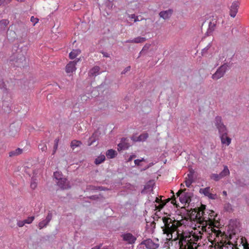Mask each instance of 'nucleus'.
<instances>
[{"mask_svg": "<svg viewBox=\"0 0 249 249\" xmlns=\"http://www.w3.org/2000/svg\"><path fill=\"white\" fill-rule=\"evenodd\" d=\"M90 140H91V142L89 144V145H91L92 144V143H93V141H94V140H93L92 139V138H90Z\"/></svg>", "mask_w": 249, "mask_h": 249, "instance_id": "nucleus-48", "label": "nucleus"}, {"mask_svg": "<svg viewBox=\"0 0 249 249\" xmlns=\"http://www.w3.org/2000/svg\"><path fill=\"white\" fill-rule=\"evenodd\" d=\"M59 139H55L54 141V146L53 151V155H54L58 147Z\"/></svg>", "mask_w": 249, "mask_h": 249, "instance_id": "nucleus-30", "label": "nucleus"}, {"mask_svg": "<svg viewBox=\"0 0 249 249\" xmlns=\"http://www.w3.org/2000/svg\"><path fill=\"white\" fill-rule=\"evenodd\" d=\"M17 1H18V2H23L25 1V0H16Z\"/></svg>", "mask_w": 249, "mask_h": 249, "instance_id": "nucleus-50", "label": "nucleus"}, {"mask_svg": "<svg viewBox=\"0 0 249 249\" xmlns=\"http://www.w3.org/2000/svg\"><path fill=\"white\" fill-rule=\"evenodd\" d=\"M223 195H224V196H227V192H226V191H224L223 192Z\"/></svg>", "mask_w": 249, "mask_h": 249, "instance_id": "nucleus-49", "label": "nucleus"}, {"mask_svg": "<svg viewBox=\"0 0 249 249\" xmlns=\"http://www.w3.org/2000/svg\"><path fill=\"white\" fill-rule=\"evenodd\" d=\"M25 224V222H24V220H19L17 222V225L19 227H22Z\"/></svg>", "mask_w": 249, "mask_h": 249, "instance_id": "nucleus-38", "label": "nucleus"}, {"mask_svg": "<svg viewBox=\"0 0 249 249\" xmlns=\"http://www.w3.org/2000/svg\"><path fill=\"white\" fill-rule=\"evenodd\" d=\"M78 55V50H73L70 54L69 56L71 59L75 58Z\"/></svg>", "mask_w": 249, "mask_h": 249, "instance_id": "nucleus-31", "label": "nucleus"}, {"mask_svg": "<svg viewBox=\"0 0 249 249\" xmlns=\"http://www.w3.org/2000/svg\"><path fill=\"white\" fill-rule=\"evenodd\" d=\"M38 148L39 149H40L42 151H45L47 149V147L46 144L45 143H41L40 144L38 145Z\"/></svg>", "mask_w": 249, "mask_h": 249, "instance_id": "nucleus-35", "label": "nucleus"}, {"mask_svg": "<svg viewBox=\"0 0 249 249\" xmlns=\"http://www.w3.org/2000/svg\"><path fill=\"white\" fill-rule=\"evenodd\" d=\"M186 189H180L176 194L177 197H179L180 202L186 205H189L191 201V196L188 193H185L184 192Z\"/></svg>", "mask_w": 249, "mask_h": 249, "instance_id": "nucleus-4", "label": "nucleus"}, {"mask_svg": "<svg viewBox=\"0 0 249 249\" xmlns=\"http://www.w3.org/2000/svg\"><path fill=\"white\" fill-rule=\"evenodd\" d=\"M220 135V139L222 144H226L227 145H229L231 143V139L227 136V129L224 132H219Z\"/></svg>", "mask_w": 249, "mask_h": 249, "instance_id": "nucleus-14", "label": "nucleus"}, {"mask_svg": "<svg viewBox=\"0 0 249 249\" xmlns=\"http://www.w3.org/2000/svg\"><path fill=\"white\" fill-rule=\"evenodd\" d=\"M210 187H208L205 188H201L199 190V192L201 194H204L205 196L208 197L209 198L212 199H214L216 197V194H213L210 192Z\"/></svg>", "mask_w": 249, "mask_h": 249, "instance_id": "nucleus-13", "label": "nucleus"}, {"mask_svg": "<svg viewBox=\"0 0 249 249\" xmlns=\"http://www.w3.org/2000/svg\"><path fill=\"white\" fill-rule=\"evenodd\" d=\"M180 186H181V187H183V186H184V185H183L182 183H181V184H180Z\"/></svg>", "mask_w": 249, "mask_h": 249, "instance_id": "nucleus-52", "label": "nucleus"}, {"mask_svg": "<svg viewBox=\"0 0 249 249\" xmlns=\"http://www.w3.org/2000/svg\"><path fill=\"white\" fill-rule=\"evenodd\" d=\"M104 56H106V57H108V56L107 54H104Z\"/></svg>", "mask_w": 249, "mask_h": 249, "instance_id": "nucleus-53", "label": "nucleus"}, {"mask_svg": "<svg viewBox=\"0 0 249 249\" xmlns=\"http://www.w3.org/2000/svg\"><path fill=\"white\" fill-rule=\"evenodd\" d=\"M23 152L22 149L18 148L16 149L11 151L9 153V156L10 157L18 156L21 154Z\"/></svg>", "mask_w": 249, "mask_h": 249, "instance_id": "nucleus-21", "label": "nucleus"}, {"mask_svg": "<svg viewBox=\"0 0 249 249\" xmlns=\"http://www.w3.org/2000/svg\"><path fill=\"white\" fill-rule=\"evenodd\" d=\"M227 67L226 65H223L220 66L216 72L213 74L212 78L214 80H217L222 77L227 70Z\"/></svg>", "mask_w": 249, "mask_h": 249, "instance_id": "nucleus-7", "label": "nucleus"}, {"mask_svg": "<svg viewBox=\"0 0 249 249\" xmlns=\"http://www.w3.org/2000/svg\"><path fill=\"white\" fill-rule=\"evenodd\" d=\"M32 173L30 170L26 171V172L29 174L30 176L34 177L35 178H36L37 175L40 173V171L39 169H32Z\"/></svg>", "mask_w": 249, "mask_h": 249, "instance_id": "nucleus-22", "label": "nucleus"}, {"mask_svg": "<svg viewBox=\"0 0 249 249\" xmlns=\"http://www.w3.org/2000/svg\"><path fill=\"white\" fill-rule=\"evenodd\" d=\"M78 146V141L76 140H73L71 142V147L72 150H74Z\"/></svg>", "mask_w": 249, "mask_h": 249, "instance_id": "nucleus-34", "label": "nucleus"}, {"mask_svg": "<svg viewBox=\"0 0 249 249\" xmlns=\"http://www.w3.org/2000/svg\"><path fill=\"white\" fill-rule=\"evenodd\" d=\"M130 67H129H129H126V68L124 70V71H123V72H122V73H125V72H126V71H129V70H130Z\"/></svg>", "mask_w": 249, "mask_h": 249, "instance_id": "nucleus-43", "label": "nucleus"}, {"mask_svg": "<svg viewBox=\"0 0 249 249\" xmlns=\"http://www.w3.org/2000/svg\"><path fill=\"white\" fill-rule=\"evenodd\" d=\"M211 178L213 179L215 181H218L219 179H221V177L220 176L219 174H213L211 176Z\"/></svg>", "mask_w": 249, "mask_h": 249, "instance_id": "nucleus-32", "label": "nucleus"}, {"mask_svg": "<svg viewBox=\"0 0 249 249\" xmlns=\"http://www.w3.org/2000/svg\"><path fill=\"white\" fill-rule=\"evenodd\" d=\"M146 40L145 37L139 36L132 40H128L125 41L126 43H140L145 41Z\"/></svg>", "mask_w": 249, "mask_h": 249, "instance_id": "nucleus-19", "label": "nucleus"}, {"mask_svg": "<svg viewBox=\"0 0 249 249\" xmlns=\"http://www.w3.org/2000/svg\"><path fill=\"white\" fill-rule=\"evenodd\" d=\"M214 233L216 238L211 242L214 245L215 249H238L236 245L233 244L230 241H223V238L221 240L219 239V236H222L221 231L214 230ZM243 246L244 249H249V244L247 243L243 244Z\"/></svg>", "mask_w": 249, "mask_h": 249, "instance_id": "nucleus-2", "label": "nucleus"}, {"mask_svg": "<svg viewBox=\"0 0 249 249\" xmlns=\"http://www.w3.org/2000/svg\"><path fill=\"white\" fill-rule=\"evenodd\" d=\"M134 19V22H137L138 21H139V19L138 17H136V18H135Z\"/></svg>", "mask_w": 249, "mask_h": 249, "instance_id": "nucleus-46", "label": "nucleus"}, {"mask_svg": "<svg viewBox=\"0 0 249 249\" xmlns=\"http://www.w3.org/2000/svg\"><path fill=\"white\" fill-rule=\"evenodd\" d=\"M230 174V171L227 166L224 167V169L220 173V176L222 178H223L228 176Z\"/></svg>", "mask_w": 249, "mask_h": 249, "instance_id": "nucleus-26", "label": "nucleus"}, {"mask_svg": "<svg viewBox=\"0 0 249 249\" xmlns=\"http://www.w3.org/2000/svg\"><path fill=\"white\" fill-rule=\"evenodd\" d=\"M224 209L226 211L230 212L232 211V206L229 203L225 204Z\"/></svg>", "mask_w": 249, "mask_h": 249, "instance_id": "nucleus-33", "label": "nucleus"}, {"mask_svg": "<svg viewBox=\"0 0 249 249\" xmlns=\"http://www.w3.org/2000/svg\"><path fill=\"white\" fill-rule=\"evenodd\" d=\"M38 184V180L37 178H35L34 177H31L30 187L32 190H35Z\"/></svg>", "mask_w": 249, "mask_h": 249, "instance_id": "nucleus-24", "label": "nucleus"}, {"mask_svg": "<svg viewBox=\"0 0 249 249\" xmlns=\"http://www.w3.org/2000/svg\"><path fill=\"white\" fill-rule=\"evenodd\" d=\"M190 237L188 233L185 232H178L177 236L174 238L173 245L179 249H194L190 242Z\"/></svg>", "mask_w": 249, "mask_h": 249, "instance_id": "nucleus-3", "label": "nucleus"}, {"mask_svg": "<svg viewBox=\"0 0 249 249\" xmlns=\"http://www.w3.org/2000/svg\"><path fill=\"white\" fill-rule=\"evenodd\" d=\"M52 218V213L49 212L45 219L40 221L38 224V228L41 230L47 227Z\"/></svg>", "mask_w": 249, "mask_h": 249, "instance_id": "nucleus-10", "label": "nucleus"}, {"mask_svg": "<svg viewBox=\"0 0 249 249\" xmlns=\"http://www.w3.org/2000/svg\"><path fill=\"white\" fill-rule=\"evenodd\" d=\"M78 142H79V144L80 143V141H78Z\"/></svg>", "mask_w": 249, "mask_h": 249, "instance_id": "nucleus-54", "label": "nucleus"}, {"mask_svg": "<svg viewBox=\"0 0 249 249\" xmlns=\"http://www.w3.org/2000/svg\"><path fill=\"white\" fill-rule=\"evenodd\" d=\"M2 0H0V5L2 4Z\"/></svg>", "mask_w": 249, "mask_h": 249, "instance_id": "nucleus-51", "label": "nucleus"}, {"mask_svg": "<svg viewBox=\"0 0 249 249\" xmlns=\"http://www.w3.org/2000/svg\"><path fill=\"white\" fill-rule=\"evenodd\" d=\"M8 23L9 21L7 19L1 20L0 21V31L4 30Z\"/></svg>", "mask_w": 249, "mask_h": 249, "instance_id": "nucleus-25", "label": "nucleus"}, {"mask_svg": "<svg viewBox=\"0 0 249 249\" xmlns=\"http://www.w3.org/2000/svg\"><path fill=\"white\" fill-rule=\"evenodd\" d=\"M142 244L144 245L148 249H157L159 247L158 243L154 242L151 239L143 240L142 242Z\"/></svg>", "mask_w": 249, "mask_h": 249, "instance_id": "nucleus-8", "label": "nucleus"}, {"mask_svg": "<svg viewBox=\"0 0 249 249\" xmlns=\"http://www.w3.org/2000/svg\"><path fill=\"white\" fill-rule=\"evenodd\" d=\"M148 137V134L147 133H144L141 134L137 139V141H144L145 140L147 139V138Z\"/></svg>", "mask_w": 249, "mask_h": 249, "instance_id": "nucleus-28", "label": "nucleus"}, {"mask_svg": "<svg viewBox=\"0 0 249 249\" xmlns=\"http://www.w3.org/2000/svg\"><path fill=\"white\" fill-rule=\"evenodd\" d=\"M210 216L211 217H209V219L210 220H212V218L214 217V212L213 211H212L211 213L210 214Z\"/></svg>", "mask_w": 249, "mask_h": 249, "instance_id": "nucleus-42", "label": "nucleus"}, {"mask_svg": "<svg viewBox=\"0 0 249 249\" xmlns=\"http://www.w3.org/2000/svg\"><path fill=\"white\" fill-rule=\"evenodd\" d=\"M12 0H5V2L6 4H8Z\"/></svg>", "mask_w": 249, "mask_h": 249, "instance_id": "nucleus-45", "label": "nucleus"}, {"mask_svg": "<svg viewBox=\"0 0 249 249\" xmlns=\"http://www.w3.org/2000/svg\"><path fill=\"white\" fill-rule=\"evenodd\" d=\"M53 177L55 179H56L57 181L60 180L61 179L64 178H62V175L61 172L58 171H56L53 173Z\"/></svg>", "mask_w": 249, "mask_h": 249, "instance_id": "nucleus-29", "label": "nucleus"}, {"mask_svg": "<svg viewBox=\"0 0 249 249\" xmlns=\"http://www.w3.org/2000/svg\"><path fill=\"white\" fill-rule=\"evenodd\" d=\"M123 240L127 244L133 245L137 240V237L130 232H125L121 235Z\"/></svg>", "mask_w": 249, "mask_h": 249, "instance_id": "nucleus-6", "label": "nucleus"}, {"mask_svg": "<svg viewBox=\"0 0 249 249\" xmlns=\"http://www.w3.org/2000/svg\"><path fill=\"white\" fill-rule=\"evenodd\" d=\"M35 219V217L32 216L29 217L27 219L24 220V222L25 224H31L33 220Z\"/></svg>", "mask_w": 249, "mask_h": 249, "instance_id": "nucleus-36", "label": "nucleus"}, {"mask_svg": "<svg viewBox=\"0 0 249 249\" xmlns=\"http://www.w3.org/2000/svg\"><path fill=\"white\" fill-rule=\"evenodd\" d=\"M100 67L95 66L92 68L89 71V75L90 77H95L100 73Z\"/></svg>", "mask_w": 249, "mask_h": 249, "instance_id": "nucleus-18", "label": "nucleus"}, {"mask_svg": "<svg viewBox=\"0 0 249 249\" xmlns=\"http://www.w3.org/2000/svg\"><path fill=\"white\" fill-rule=\"evenodd\" d=\"M214 124L216 126V128L218 129L219 132H224L225 133V130L226 129L225 126L222 122L221 117L220 116H216L214 121Z\"/></svg>", "mask_w": 249, "mask_h": 249, "instance_id": "nucleus-9", "label": "nucleus"}, {"mask_svg": "<svg viewBox=\"0 0 249 249\" xmlns=\"http://www.w3.org/2000/svg\"><path fill=\"white\" fill-rule=\"evenodd\" d=\"M144 161V159L143 158H142V159H137V160H134V163L136 165H140V163L142 161Z\"/></svg>", "mask_w": 249, "mask_h": 249, "instance_id": "nucleus-40", "label": "nucleus"}, {"mask_svg": "<svg viewBox=\"0 0 249 249\" xmlns=\"http://www.w3.org/2000/svg\"><path fill=\"white\" fill-rule=\"evenodd\" d=\"M136 157V156L135 155H131L129 158H128V159L127 160V162H130L133 159L135 158Z\"/></svg>", "mask_w": 249, "mask_h": 249, "instance_id": "nucleus-41", "label": "nucleus"}, {"mask_svg": "<svg viewBox=\"0 0 249 249\" xmlns=\"http://www.w3.org/2000/svg\"><path fill=\"white\" fill-rule=\"evenodd\" d=\"M76 64L77 61L76 60L70 62L66 67V71L67 73H70L75 71L76 70Z\"/></svg>", "mask_w": 249, "mask_h": 249, "instance_id": "nucleus-15", "label": "nucleus"}, {"mask_svg": "<svg viewBox=\"0 0 249 249\" xmlns=\"http://www.w3.org/2000/svg\"><path fill=\"white\" fill-rule=\"evenodd\" d=\"M105 159L106 158L104 155H100L95 160L94 163L96 165L100 164L105 160Z\"/></svg>", "mask_w": 249, "mask_h": 249, "instance_id": "nucleus-27", "label": "nucleus"}, {"mask_svg": "<svg viewBox=\"0 0 249 249\" xmlns=\"http://www.w3.org/2000/svg\"><path fill=\"white\" fill-rule=\"evenodd\" d=\"M150 44H146L143 47L142 51L140 52V53H141L142 52H143L144 51L148 50L149 49V48H150Z\"/></svg>", "mask_w": 249, "mask_h": 249, "instance_id": "nucleus-39", "label": "nucleus"}, {"mask_svg": "<svg viewBox=\"0 0 249 249\" xmlns=\"http://www.w3.org/2000/svg\"><path fill=\"white\" fill-rule=\"evenodd\" d=\"M172 193H173V195L172 198H168L165 200V202H163V201L161 199H159V198L157 197L156 199V201L159 203V205L156 207V208L159 210L161 209L163 206L165 205V204L169 201H170L171 200H172L171 203L174 205H176V207H178L177 204H176L177 201L176 200V197L175 196V195L174 194L173 192L172 191Z\"/></svg>", "mask_w": 249, "mask_h": 249, "instance_id": "nucleus-5", "label": "nucleus"}, {"mask_svg": "<svg viewBox=\"0 0 249 249\" xmlns=\"http://www.w3.org/2000/svg\"><path fill=\"white\" fill-rule=\"evenodd\" d=\"M117 155V152L112 149L108 150L106 152V156L108 159H113Z\"/></svg>", "mask_w": 249, "mask_h": 249, "instance_id": "nucleus-23", "label": "nucleus"}, {"mask_svg": "<svg viewBox=\"0 0 249 249\" xmlns=\"http://www.w3.org/2000/svg\"><path fill=\"white\" fill-rule=\"evenodd\" d=\"M193 182V175L192 173H190L187 175V177L186 178L184 181L186 187H190Z\"/></svg>", "mask_w": 249, "mask_h": 249, "instance_id": "nucleus-20", "label": "nucleus"}, {"mask_svg": "<svg viewBox=\"0 0 249 249\" xmlns=\"http://www.w3.org/2000/svg\"><path fill=\"white\" fill-rule=\"evenodd\" d=\"M129 17L131 19H134L135 18H136V16H135V14H131L129 16Z\"/></svg>", "mask_w": 249, "mask_h": 249, "instance_id": "nucleus-44", "label": "nucleus"}, {"mask_svg": "<svg viewBox=\"0 0 249 249\" xmlns=\"http://www.w3.org/2000/svg\"><path fill=\"white\" fill-rule=\"evenodd\" d=\"M163 226L161 227L163 233L167 236V243L170 245L173 246L174 243L173 238V233L177 231V234L179 231H178V227L181 226L182 224L180 221L177 220L174 217H171L170 215L163 216L162 218Z\"/></svg>", "mask_w": 249, "mask_h": 249, "instance_id": "nucleus-1", "label": "nucleus"}, {"mask_svg": "<svg viewBox=\"0 0 249 249\" xmlns=\"http://www.w3.org/2000/svg\"><path fill=\"white\" fill-rule=\"evenodd\" d=\"M130 146L128 143V140L126 138H123L121 139V142L118 144V151H121L122 150L128 149Z\"/></svg>", "mask_w": 249, "mask_h": 249, "instance_id": "nucleus-11", "label": "nucleus"}, {"mask_svg": "<svg viewBox=\"0 0 249 249\" xmlns=\"http://www.w3.org/2000/svg\"><path fill=\"white\" fill-rule=\"evenodd\" d=\"M239 7V3L238 2H233L230 8V15L231 17L234 18L238 12V8Z\"/></svg>", "mask_w": 249, "mask_h": 249, "instance_id": "nucleus-16", "label": "nucleus"}, {"mask_svg": "<svg viewBox=\"0 0 249 249\" xmlns=\"http://www.w3.org/2000/svg\"><path fill=\"white\" fill-rule=\"evenodd\" d=\"M173 13V10L169 9L166 11H163L160 13L159 15L160 17L163 18L164 19L169 18Z\"/></svg>", "mask_w": 249, "mask_h": 249, "instance_id": "nucleus-17", "label": "nucleus"}, {"mask_svg": "<svg viewBox=\"0 0 249 249\" xmlns=\"http://www.w3.org/2000/svg\"><path fill=\"white\" fill-rule=\"evenodd\" d=\"M21 60H22V61H25V58L24 56H22L20 58Z\"/></svg>", "mask_w": 249, "mask_h": 249, "instance_id": "nucleus-47", "label": "nucleus"}, {"mask_svg": "<svg viewBox=\"0 0 249 249\" xmlns=\"http://www.w3.org/2000/svg\"><path fill=\"white\" fill-rule=\"evenodd\" d=\"M57 185L61 189H68L71 187L70 182L66 178L61 179L56 182Z\"/></svg>", "mask_w": 249, "mask_h": 249, "instance_id": "nucleus-12", "label": "nucleus"}, {"mask_svg": "<svg viewBox=\"0 0 249 249\" xmlns=\"http://www.w3.org/2000/svg\"><path fill=\"white\" fill-rule=\"evenodd\" d=\"M30 20L33 23V26H35L38 22L39 20L37 18L32 16Z\"/></svg>", "mask_w": 249, "mask_h": 249, "instance_id": "nucleus-37", "label": "nucleus"}]
</instances>
